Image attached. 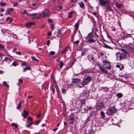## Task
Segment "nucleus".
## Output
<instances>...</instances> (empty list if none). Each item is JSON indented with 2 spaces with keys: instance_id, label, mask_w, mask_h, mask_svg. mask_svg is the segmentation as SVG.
I'll return each instance as SVG.
<instances>
[{
  "instance_id": "23",
  "label": "nucleus",
  "mask_w": 134,
  "mask_h": 134,
  "mask_svg": "<svg viewBox=\"0 0 134 134\" xmlns=\"http://www.w3.org/2000/svg\"><path fill=\"white\" fill-rule=\"evenodd\" d=\"M6 20L7 21H9V23H10L12 21V19L10 17H8Z\"/></svg>"
},
{
  "instance_id": "26",
  "label": "nucleus",
  "mask_w": 134,
  "mask_h": 134,
  "mask_svg": "<svg viewBox=\"0 0 134 134\" xmlns=\"http://www.w3.org/2000/svg\"><path fill=\"white\" fill-rule=\"evenodd\" d=\"M88 111L87 110V108H86V107L83 109V110H82V113H87Z\"/></svg>"
},
{
  "instance_id": "3",
  "label": "nucleus",
  "mask_w": 134,
  "mask_h": 134,
  "mask_svg": "<svg viewBox=\"0 0 134 134\" xmlns=\"http://www.w3.org/2000/svg\"><path fill=\"white\" fill-rule=\"evenodd\" d=\"M91 80V77L90 76H88L85 78L81 82V85L85 86L88 84L90 82Z\"/></svg>"
},
{
  "instance_id": "13",
  "label": "nucleus",
  "mask_w": 134,
  "mask_h": 134,
  "mask_svg": "<svg viewBox=\"0 0 134 134\" xmlns=\"http://www.w3.org/2000/svg\"><path fill=\"white\" fill-rule=\"evenodd\" d=\"M28 115L29 113L27 111L25 110H24L23 113L22 114V115L24 118H26V117Z\"/></svg>"
},
{
  "instance_id": "25",
  "label": "nucleus",
  "mask_w": 134,
  "mask_h": 134,
  "mask_svg": "<svg viewBox=\"0 0 134 134\" xmlns=\"http://www.w3.org/2000/svg\"><path fill=\"white\" fill-rule=\"evenodd\" d=\"M22 101H21L19 103L16 107L17 109H19L21 107V104Z\"/></svg>"
},
{
  "instance_id": "35",
  "label": "nucleus",
  "mask_w": 134,
  "mask_h": 134,
  "mask_svg": "<svg viewBox=\"0 0 134 134\" xmlns=\"http://www.w3.org/2000/svg\"><path fill=\"white\" fill-rule=\"evenodd\" d=\"M12 125L13 126H15L16 128L18 127V126L15 123H12Z\"/></svg>"
},
{
  "instance_id": "45",
  "label": "nucleus",
  "mask_w": 134,
  "mask_h": 134,
  "mask_svg": "<svg viewBox=\"0 0 134 134\" xmlns=\"http://www.w3.org/2000/svg\"><path fill=\"white\" fill-rule=\"evenodd\" d=\"M27 119L28 120L30 121H33L32 118L30 117H28L27 118Z\"/></svg>"
},
{
  "instance_id": "56",
  "label": "nucleus",
  "mask_w": 134,
  "mask_h": 134,
  "mask_svg": "<svg viewBox=\"0 0 134 134\" xmlns=\"http://www.w3.org/2000/svg\"><path fill=\"white\" fill-rule=\"evenodd\" d=\"M77 30L75 29V31H74V36H73V37H74V35L76 33V31H77Z\"/></svg>"
},
{
  "instance_id": "32",
  "label": "nucleus",
  "mask_w": 134,
  "mask_h": 134,
  "mask_svg": "<svg viewBox=\"0 0 134 134\" xmlns=\"http://www.w3.org/2000/svg\"><path fill=\"white\" fill-rule=\"evenodd\" d=\"M7 5V4L5 2H0V5L1 7L5 6V5Z\"/></svg>"
},
{
  "instance_id": "51",
  "label": "nucleus",
  "mask_w": 134,
  "mask_h": 134,
  "mask_svg": "<svg viewBox=\"0 0 134 134\" xmlns=\"http://www.w3.org/2000/svg\"><path fill=\"white\" fill-rule=\"evenodd\" d=\"M50 41L49 40H48L47 41V45L48 46H49V44L50 43Z\"/></svg>"
},
{
  "instance_id": "63",
  "label": "nucleus",
  "mask_w": 134,
  "mask_h": 134,
  "mask_svg": "<svg viewBox=\"0 0 134 134\" xmlns=\"http://www.w3.org/2000/svg\"><path fill=\"white\" fill-rule=\"evenodd\" d=\"M19 82H21V83H23V80L21 79H19Z\"/></svg>"
},
{
  "instance_id": "17",
  "label": "nucleus",
  "mask_w": 134,
  "mask_h": 134,
  "mask_svg": "<svg viewBox=\"0 0 134 134\" xmlns=\"http://www.w3.org/2000/svg\"><path fill=\"white\" fill-rule=\"evenodd\" d=\"M103 47L107 48H108L110 49H113L111 47L109 46H108L106 44L104 43L103 45Z\"/></svg>"
},
{
  "instance_id": "61",
  "label": "nucleus",
  "mask_w": 134,
  "mask_h": 134,
  "mask_svg": "<svg viewBox=\"0 0 134 134\" xmlns=\"http://www.w3.org/2000/svg\"><path fill=\"white\" fill-rule=\"evenodd\" d=\"M36 4H37L36 3H32L31 4V5H32L33 6H35Z\"/></svg>"
},
{
  "instance_id": "28",
  "label": "nucleus",
  "mask_w": 134,
  "mask_h": 134,
  "mask_svg": "<svg viewBox=\"0 0 134 134\" xmlns=\"http://www.w3.org/2000/svg\"><path fill=\"white\" fill-rule=\"evenodd\" d=\"M73 13L72 12H69V15H68V17L70 18H71L72 16V14Z\"/></svg>"
},
{
  "instance_id": "5",
  "label": "nucleus",
  "mask_w": 134,
  "mask_h": 134,
  "mask_svg": "<svg viewBox=\"0 0 134 134\" xmlns=\"http://www.w3.org/2000/svg\"><path fill=\"white\" fill-rule=\"evenodd\" d=\"M104 104L102 102H100L97 103L96 106V108L97 110H100L101 108H103Z\"/></svg>"
},
{
  "instance_id": "40",
  "label": "nucleus",
  "mask_w": 134,
  "mask_h": 134,
  "mask_svg": "<svg viewBox=\"0 0 134 134\" xmlns=\"http://www.w3.org/2000/svg\"><path fill=\"white\" fill-rule=\"evenodd\" d=\"M67 47H66L65 49H64L63 50V51L61 52V54H63L65 53L66 51H67Z\"/></svg>"
},
{
  "instance_id": "50",
  "label": "nucleus",
  "mask_w": 134,
  "mask_h": 134,
  "mask_svg": "<svg viewBox=\"0 0 134 134\" xmlns=\"http://www.w3.org/2000/svg\"><path fill=\"white\" fill-rule=\"evenodd\" d=\"M18 5V3L17 2L16 3H14V5H13V6L14 7H15L16 6Z\"/></svg>"
},
{
  "instance_id": "20",
  "label": "nucleus",
  "mask_w": 134,
  "mask_h": 134,
  "mask_svg": "<svg viewBox=\"0 0 134 134\" xmlns=\"http://www.w3.org/2000/svg\"><path fill=\"white\" fill-rule=\"evenodd\" d=\"M75 118L74 115L73 113H71L70 115L69 119L74 120Z\"/></svg>"
},
{
  "instance_id": "43",
  "label": "nucleus",
  "mask_w": 134,
  "mask_h": 134,
  "mask_svg": "<svg viewBox=\"0 0 134 134\" xmlns=\"http://www.w3.org/2000/svg\"><path fill=\"white\" fill-rule=\"evenodd\" d=\"M50 54L52 55H54L55 54V52L54 51H51L50 52Z\"/></svg>"
},
{
  "instance_id": "4",
  "label": "nucleus",
  "mask_w": 134,
  "mask_h": 134,
  "mask_svg": "<svg viewBox=\"0 0 134 134\" xmlns=\"http://www.w3.org/2000/svg\"><path fill=\"white\" fill-rule=\"evenodd\" d=\"M49 11L48 9L44 10L43 11L42 14H38L39 17L42 18L44 17H48L49 16Z\"/></svg>"
},
{
  "instance_id": "33",
  "label": "nucleus",
  "mask_w": 134,
  "mask_h": 134,
  "mask_svg": "<svg viewBox=\"0 0 134 134\" xmlns=\"http://www.w3.org/2000/svg\"><path fill=\"white\" fill-rule=\"evenodd\" d=\"M100 114L101 115V116L102 118H104L105 117V114L104 112L103 111H101L100 113Z\"/></svg>"
},
{
  "instance_id": "14",
  "label": "nucleus",
  "mask_w": 134,
  "mask_h": 134,
  "mask_svg": "<svg viewBox=\"0 0 134 134\" xmlns=\"http://www.w3.org/2000/svg\"><path fill=\"white\" fill-rule=\"evenodd\" d=\"M35 24L34 23L30 22L27 23L25 24V26L26 27H29L32 25H34Z\"/></svg>"
},
{
  "instance_id": "37",
  "label": "nucleus",
  "mask_w": 134,
  "mask_h": 134,
  "mask_svg": "<svg viewBox=\"0 0 134 134\" xmlns=\"http://www.w3.org/2000/svg\"><path fill=\"white\" fill-rule=\"evenodd\" d=\"M31 59L33 61H38V60L35 58V56H32L31 57Z\"/></svg>"
},
{
  "instance_id": "52",
  "label": "nucleus",
  "mask_w": 134,
  "mask_h": 134,
  "mask_svg": "<svg viewBox=\"0 0 134 134\" xmlns=\"http://www.w3.org/2000/svg\"><path fill=\"white\" fill-rule=\"evenodd\" d=\"M40 122V120H38L37 121H36L35 122V125H38V124Z\"/></svg>"
},
{
  "instance_id": "12",
  "label": "nucleus",
  "mask_w": 134,
  "mask_h": 134,
  "mask_svg": "<svg viewBox=\"0 0 134 134\" xmlns=\"http://www.w3.org/2000/svg\"><path fill=\"white\" fill-rule=\"evenodd\" d=\"M81 79H74L72 80V84H73L74 83H77L80 82L81 81Z\"/></svg>"
},
{
  "instance_id": "27",
  "label": "nucleus",
  "mask_w": 134,
  "mask_h": 134,
  "mask_svg": "<svg viewBox=\"0 0 134 134\" xmlns=\"http://www.w3.org/2000/svg\"><path fill=\"white\" fill-rule=\"evenodd\" d=\"M64 65V63H63L62 61H60V64L59 65V67L60 69L62 68L63 65Z\"/></svg>"
},
{
  "instance_id": "1",
  "label": "nucleus",
  "mask_w": 134,
  "mask_h": 134,
  "mask_svg": "<svg viewBox=\"0 0 134 134\" xmlns=\"http://www.w3.org/2000/svg\"><path fill=\"white\" fill-rule=\"evenodd\" d=\"M129 53L123 48L120 49V51L115 53L116 59L118 61H121L127 58L129 56Z\"/></svg>"
},
{
  "instance_id": "57",
  "label": "nucleus",
  "mask_w": 134,
  "mask_h": 134,
  "mask_svg": "<svg viewBox=\"0 0 134 134\" xmlns=\"http://www.w3.org/2000/svg\"><path fill=\"white\" fill-rule=\"evenodd\" d=\"M71 1L74 3H75L77 1V0H71Z\"/></svg>"
},
{
  "instance_id": "49",
  "label": "nucleus",
  "mask_w": 134,
  "mask_h": 134,
  "mask_svg": "<svg viewBox=\"0 0 134 134\" xmlns=\"http://www.w3.org/2000/svg\"><path fill=\"white\" fill-rule=\"evenodd\" d=\"M52 90L53 92L52 94H54V93L55 92V89L53 87V86H52Z\"/></svg>"
},
{
  "instance_id": "46",
  "label": "nucleus",
  "mask_w": 134,
  "mask_h": 134,
  "mask_svg": "<svg viewBox=\"0 0 134 134\" xmlns=\"http://www.w3.org/2000/svg\"><path fill=\"white\" fill-rule=\"evenodd\" d=\"M129 51L130 52H132L133 51V49L131 47L129 49Z\"/></svg>"
},
{
  "instance_id": "30",
  "label": "nucleus",
  "mask_w": 134,
  "mask_h": 134,
  "mask_svg": "<svg viewBox=\"0 0 134 134\" xmlns=\"http://www.w3.org/2000/svg\"><path fill=\"white\" fill-rule=\"evenodd\" d=\"M33 124V123L32 122H31L29 124H26V127L29 128L30 127L32 124Z\"/></svg>"
},
{
  "instance_id": "16",
  "label": "nucleus",
  "mask_w": 134,
  "mask_h": 134,
  "mask_svg": "<svg viewBox=\"0 0 134 134\" xmlns=\"http://www.w3.org/2000/svg\"><path fill=\"white\" fill-rule=\"evenodd\" d=\"M37 13H34L33 14H28L27 13V15H29L30 17H31L32 18H33L34 17H36L37 15Z\"/></svg>"
},
{
  "instance_id": "64",
  "label": "nucleus",
  "mask_w": 134,
  "mask_h": 134,
  "mask_svg": "<svg viewBox=\"0 0 134 134\" xmlns=\"http://www.w3.org/2000/svg\"><path fill=\"white\" fill-rule=\"evenodd\" d=\"M17 50V49L16 48H14V49L13 50V52L15 53V51H16Z\"/></svg>"
},
{
  "instance_id": "7",
  "label": "nucleus",
  "mask_w": 134,
  "mask_h": 134,
  "mask_svg": "<svg viewBox=\"0 0 134 134\" xmlns=\"http://www.w3.org/2000/svg\"><path fill=\"white\" fill-rule=\"evenodd\" d=\"M89 93V92L88 90H84L81 96L82 97H84L85 98H86L88 97Z\"/></svg>"
},
{
  "instance_id": "15",
  "label": "nucleus",
  "mask_w": 134,
  "mask_h": 134,
  "mask_svg": "<svg viewBox=\"0 0 134 134\" xmlns=\"http://www.w3.org/2000/svg\"><path fill=\"white\" fill-rule=\"evenodd\" d=\"M86 99H83L80 100L81 105H80V107L81 108L82 106H83L85 103Z\"/></svg>"
},
{
  "instance_id": "62",
  "label": "nucleus",
  "mask_w": 134,
  "mask_h": 134,
  "mask_svg": "<svg viewBox=\"0 0 134 134\" xmlns=\"http://www.w3.org/2000/svg\"><path fill=\"white\" fill-rule=\"evenodd\" d=\"M48 36H51L52 35V33L51 32H49L48 34Z\"/></svg>"
},
{
  "instance_id": "18",
  "label": "nucleus",
  "mask_w": 134,
  "mask_h": 134,
  "mask_svg": "<svg viewBox=\"0 0 134 134\" xmlns=\"http://www.w3.org/2000/svg\"><path fill=\"white\" fill-rule=\"evenodd\" d=\"M131 37V34H124V38H126L128 37Z\"/></svg>"
},
{
  "instance_id": "38",
  "label": "nucleus",
  "mask_w": 134,
  "mask_h": 134,
  "mask_svg": "<svg viewBox=\"0 0 134 134\" xmlns=\"http://www.w3.org/2000/svg\"><path fill=\"white\" fill-rule=\"evenodd\" d=\"M3 84L4 85L7 86V87H9V85L8 84H7V82L5 81H4L3 82Z\"/></svg>"
},
{
  "instance_id": "2",
  "label": "nucleus",
  "mask_w": 134,
  "mask_h": 134,
  "mask_svg": "<svg viewBox=\"0 0 134 134\" xmlns=\"http://www.w3.org/2000/svg\"><path fill=\"white\" fill-rule=\"evenodd\" d=\"M107 114L108 116H110L115 113L116 110L115 109V107L113 106L110 107L109 108H107Z\"/></svg>"
},
{
  "instance_id": "10",
  "label": "nucleus",
  "mask_w": 134,
  "mask_h": 134,
  "mask_svg": "<svg viewBox=\"0 0 134 134\" xmlns=\"http://www.w3.org/2000/svg\"><path fill=\"white\" fill-rule=\"evenodd\" d=\"M100 69L103 73L106 74H107L108 73L107 71L103 68V66L100 65H98Z\"/></svg>"
},
{
  "instance_id": "22",
  "label": "nucleus",
  "mask_w": 134,
  "mask_h": 134,
  "mask_svg": "<svg viewBox=\"0 0 134 134\" xmlns=\"http://www.w3.org/2000/svg\"><path fill=\"white\" fill-rule=\"evenodd\" d=\"M80 20L78 21V22L76 23L75 25V29L78 30L79 28V22Z\"/></svg>"
},
{
  "instance_id": "24",
  "label": "nucleus",
  "mask_w": 134,
  "mask_h": 134,
  "mask_svg": "<svg viewBox=\"0 0 134 134\" xmlns=\"http://www.w3.org/2000/svg\"><path fill=\"white\" fill-rule=\"evenodd\" d=\"M116 96L118 98H121L122 97L123 95L121 93H119L116 94Z\"/></svg>"
},
{
  "instance_id": "59",
  "label": "nucleus",
  "mask_w": 134,
  "mask_h": 134,
  "mask_svg": "<svg viewBox=\"0 0 134 134\" xmlns=\"http://www.w3.org/2000/svg\"><path fill=\"white\" fill-rule=\"evenodd\" d=\"M25 69L26 70H30V68L29 67H26L25 68Z\"/></svg>"
},
{
  "instance_id": "6",
  "label": "nucleus",
  "mask_w": 134,
  "mask_h": 134,
  "mask_svg": "<svg viewBox=\"0 0 134 134\" xmlns=\"http://www.w3.org/2000/svg\"><path fill=\"white\" fill-rule=\"evenodd\" d=\"M103 63L105 67L108 69L110 70L111 69V66L110 63L106 60L103 61Z\"/></svg>"
},
{
  "instance_id": "47",
  "label": "nucleus",
  "mask_w": 134,
  "mask_h": 134,
  "mask_svg": "<svg viewBox=\"0 0 134 134\" xmlns=\"http://www.w3.org/2000/svg\"><path fill=\"white\" fill-rule=\"evenodd\" d=\"M66 90L64 89H62V92L63 93L65 94L66 93Z\"/></svg>"
},
{
  "instance_id": "58",
  "label": "nucleus",
  "mask_w": 134,
  "mask_h": 134,
  "mask_svg": "<svg viewBox=\"0 0 134 134\" xmlns=\"http://www.w3.org/2000/svg\"><path fill=\"white\" fill-rule=\"evenodd\" d=\"M48 21L51 23H52V19H48Z\"/></svg>"
},
{
  "instance_id": "54",
  "label": "nucleus",
  "mask_w": 134,
  "mask_h": 134,
  "mask_svg": "<svg viewBox=\"0 0 134 134\" xmlns=\"http://www.w3.org/2000/svg\"><path fill=\"white\" fill-rule=\"evenodd\" d=\"M15 53L19 55H21V53L20 52H15Z\"/></svg>"
},
{
  "instance_id": "9",
  "label": "nucleus",
  "mask_w": 134,
  "mask_h": 134,
  "mask_svg": "<svg viewBox=\"0 0 134 134\" xmlns=\"http://www.w3.org/2000/svg\"><path fill=\"white\" fill-rule=\"evenodd\" d=\"M106 6L105 9L106 10L105 12H107L108 11H112V9L111 8V6L110 4V2H109L107 4Z\"/></svg>"
},
{
  "instance_id": "53",
  "label": "nucleus",
  "mask_w": 134,
  "mask_h": 134,
  "mask_svg": "<svg viewBox=\"0 0 134 134\" xmlns=\"http://www.w3.org/2000/svg\"><path fill=\"white\" fill-rule=\"evenodd\" d=\"M74 120H70V123L71 124H72L74 123Z\"/></svg>"
},
{
  "instance_id": "19",
  "label": "nucleus",
  "mask_w": 134,
  "mask_h": 134,
  "mask_svg": "<svg viewBox=\"0 0 134 134\" xmlns=\"http://www.w3.org/2000/svg\"><path fill=\"white\" fill-rule=\"evenodd\" d=\"M62 34L61 30H59L57 32V36L58 37H60L61 36Z\"/></svg>"
},
{
  "instance_id": "48",
  "label": "nucleus",
  "mask_w": 134,
  "mask_h": 134,
  "mask_svg": "<svg viewBox=\"0 0 134 134\" xmlns=\"http://www.w3.org/2000/svg\"><path fill=\"white\" fill-rule=\"evenodd\" d=\"M122 5L121 4H117L116 5V7L118 8L119 9L121 7Z\"/></svg>"
},
{
  "instance_id": "55",
  "label": "nucleus",
  "mask_w": 134,
  "mask_h": 134,
  "mask_svg": "<svg viewBox=\"0 0 134 134\" xmlns=\"http://www.w3.org/2000/svg\"><path fill=\"white\" fill-rule=\"evenodd\" d=\"M23 13L24 14H27V12L26 10H24V11L23 12Z\"/></svg>"
},
{
  "instance_id": "44",
  "label": "nucleus",
  "mask_w": 134,
  "mask_h": 134,
  "mask_svg": "<svg viewBox=\"0 0 134 134\" xmlns=\"http://www.w3.org/2000/svg\"><path fill=\"white\" fill-rule=\"evenodd\" d=\"M86 108H87V111L89 110H91L92 108V107H90L89 108L88 107V106H86Z\"/></svg>"
},
{
  "instance_id": "31",
  "label": "nucleus",
  "mask_w": 134,
  "mask_h": 134,
  "mask_svg": "<svg viewBox=\"0 0 134 134\" xmlns=\"http://www.w3.org/2000/svg\"><path fill=\"white\" fill-rule=\"evenodd\" d=\"M93 36L92 34L91 33H89L87 36V38H91Z\"/></svg>"
},
{
  "instance_id": "8",
  "label": "nucleus",
  "mask_w": 134,
  "mask_h": 134,
  "mask_svg": "<svg viewBox=\"0 0 134 134\" xmlns=\"http://www.w3.org/2000/svg\"><path fill=\"white\" fill-rule=\"evenodd\" d=\"M109 2V0H99V4L102 6H106Z\"/></svg>"
},
{
  "instance_id": "39",
  "label": "nucleus",
  "mask_w": 134,
  "mask_h": 134,
  "mask_svg": "<svg viewBox=\"0 0 134 134\" xmlns=\"http://www.w3.org/2000/svg\"><path fill=\"white\" fill-rule=\"evenodd\" d=\"M51 29L52 30H53L54 28V24H52L51 25Z\"/></svg>"
},
{
  "instance_id": "11",
  "label": "nucleus",
  "mask_w": 134,
  "mask_h": 134,
  "mask_svg": "<svg viewBox=\"0 0 134 134\" xmlns=\"http://www.w3.org/2000/svg\"><path fill=\"white\" fill-rule=\"evenodd\" d=\"M14 10V9L12 8H8L6 11V13H5V15H7L8 14H9L11 12H13Z\"/></svg>"
},
{
  "instance_id": "60",
  "label": "nucleus",
  "mask_w": 134,
  "mask_h": 134,
  "mask_svg": "<svg viewBox=\"0 0 134 134\" xmlns=\"http://www.w3.org/2000/svg\"><path fill=\"white\" fill-rule=\"evenodd\" d=\"M41 113H39L37 115V118H40V115H41Z\"/></svg>"
},
{
  "instance_id": "36",
  "label": "nucleus",
  "mask_w": 134,
  "mask_h": 134,
  "mask_svg": "<svg viewBox=\"0 0 134 134\" xmlns=\"http://www.w3.org/2000/svg\"><path fill=\"white\" fill-rule=\"evenodd\" d=\"M79 40H77L73 42V43L74 44H75L77 46H78V44L79 43Z\"/></svg>"
},
{
  "instance_id": "42",
  "label": "nucleus",
  "mask_w": 134,
  "mask_h": 134,
  "mask_svg": "<svg viewBox=\"0 0 134 134\" xmlns=\"http://www.w3.org/2000/svg\"><path fill=\"white\" fill-rule=\"evenodd\" d=\"M88 58L89 60H90L91 59L92 60H94V58L92 55L89 57Z\"/></svg>"
},
{
  "instance_id": "41",
  "label": "nucleus",
  "mask_w": 134,
  "mask_h": 134,
  "mask_svg": "<svg viewBox=\"0 0 134 134\" xmlns=\"http://www.w3.org/2000/svg\"><path fill=\"white\" fill-rule=\"evenodd\" d=\"M12 65L13 66H16L17 64V62L15 61H14Z\"/></svg>"
},
{
  "instance_id": "34",
  "label": "nucleus",
  "mask_w": 134,
  "mask_h": 134,
  "mask_svg": "<svg viewBox=\"0 0 134 134\" xmlns=\"http://www.w3.org/2000/svg\"><path fill=\"white\" fill-rule=\"evenodd\" d=\"M4 48V46L2 44H0V50H3Z\"/></svg>"
},
{
  "instance_id": "21",
  "label": "nucleus",
  "mask_w": 134,
  "mask_h": 134,
  "mask_svg": "<svg viewBox=\"0 0 134 134\" xmlns=\"http://www.w3.org/2000/svg\"><path fill=\"white\" fill-rule=\"evenodd\" d=\"M95 42V40H94L92 38H90L88 39V41H86L87 42H90L91 43H93Z\"/></svg>"
},
{
  "instance_id": "29",
  "label": "nucleus",
  "mask_w": 134,
  "mask_h": 134,
  "mask_svg": "<svg viewBox=\"0 0 134 134\" xmlns=\"http://www.w3.org/2000/svg\"><path fill=\"white\" fill-rule=\"evenodd\" d=\"M79 4L81 8H83L84 7V4L83 2H81L80 3H79Z\"/></svg>"
}]
</instances>
